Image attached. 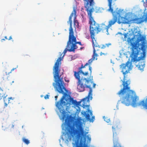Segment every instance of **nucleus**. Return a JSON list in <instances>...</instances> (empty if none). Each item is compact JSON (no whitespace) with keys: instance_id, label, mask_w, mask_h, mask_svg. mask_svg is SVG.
Wrapping results in <instances>:
<instances>
[{"instance_id":"obj_17","label":"nucleus","mask_w":147,"mask_h":147,"mask_svg":"<svg viewBox=\"0 0 147 147\" xmlns=\"http://www.w3.org/2000/svg\"><path fill=\"white\" fill-rule=\"evenodd\" d=\"M22 141L26 144L28 145L30 143V140L26 138L25 137H23L22 139Z\"/></svg>"},{"instance_id":"obj_14","label":"nucleus","mask_w":147,"mask_h":147,"mask_svg":"<svg viewBox=\"0 0 147 147\" xmlns=\"http://www.w3.org/2000/svg\"><path fill=\"white\" fill-rule=\"evenodd\" d=\"M7 96V95L6 96H4L3 97L5 107H7V104L11 102H10V100H13L11 97L7 98H6Z\"/></svg>"},{"instance_id":"obj_15","label":"nucleus","mask_w":147,"mask_h":147,"mask_svg":"<svg viewBox=\"0 0 147 147\" xmlns=\"http://www.w3.org/2000/svg\"><path fill=\"white\" fill-rule=\"evenodd\" d=\"M95 36H94V37H95ZM95 38V40H96V42H97L95 38ZM96 42L97 43V42ZM97 44L100 47H95V48L96 49H98V51H99V50H98L97 49V48H100L102 49H104L106 48V47H109L110 46H111V43H107V44H102V45L100 46L98 45V44Z\"/></svg>"},{"instance_id":"obj_35","label":"nucleus","mask_w":147,"mask_h":147,"mask_svg":"<svg viewBox=\"0 0 147 147\" xmlns=\"http://www.w3.org/2000/svg\"><path fill=\"white\" fill-rule=\"evenodd\" d=\"M5 39H7V37L6 36H5Z\"/></svg>"},{"instance_id":"obj_13","label":"nucleus","mask_w":147,"mask_h":147,"mask_svg":"<svg viewBox=\"0 0 147 147\" xmlns=\"http://www.w3.org/2000/svg\"><path fill=\"white\" fill-rule=\"evenodd\" d=\"M71 45L70 46V47L68 51L69 52H75V49H77L78 48L76 44L74 42H71Z\"/></svg>"},{"instance_id":"obj_20","label":"nucleus","mask_w":147,"mask_h":147,"mask_svg":"<svg viewBox=\"0 0 147 147\" xmlns=\"http://www.w3.org/2000/svg\"><path fill=\"white\" fill-rule=\"evenodd\" d=\"M127 34L128 33H125L124 34V38L125 40H126L127 39Z\"/></svg>"},{"instance_id":"obj_27","label":"nucleus","mask_w":147,"mask_h":147,"mask_svg":"<svg viewBox=\"0 0 147 147\" xmlns=\"http://www.w3.org/2000/svg\"><path fill=\"white\" fill-rule=\"evenodd\" d=\"M12 39V37H11V36H10L9 37V38L8 39V40H10Z\"/></svg>"},{"instance_id":"obj_37","label":"nucleus","mask_w":147,"mask_h":147,"mask_svg":"<svg viewBox=\"0 0 147 147\" xmlns=\"http://www.w3.org/2000/svg\"><path fill=\"white\" fill-rule=\"evenodd\" d=\"M82 49V47H81V48H80V49Z\"/></svg>"},{"instance_id":"obj_10","label":"nucleus","mask_w":147,"mask_h":147,"mask_svg":"<svg viewBox=\"0 0 147 147\" xmlns=\"http://www.w3.org/2000/svg\"><path fill=\"white\" fill-rule=\"evenodd\" d=\"M16 68H13L12 69H11V71L9 72H8V73L7 72L4 71H3V74L2 75V78L3 79V80H9V78L10 77H9V73H11V72L13 71L14 70L16 69Z\"/></svg>"},{"instance_id":"obj_29","label":"nucleus","mask_w":147,"mask_h":147,"mask_svg":"<svg viewBox=\"0 0 147 147\" xmlns=\"http://www.w3.org/2000/svg\"><path fill=\"white\" fill-rule=\"evenodd\" d=\"M13 82H14V81H13V80L11 82H9V84H12V83H13Z\"/></svg>"},{"instance_id":"obj_36","label":"nucleus","mask_w":147,"mask_h":147,"mask_svg":"<svg viewBox=\"0 0 147 147\" xmlns=\"http://www.w3.org/2000/svg\"><path fill=\"white\" fill-rule=\"evenodd\" d=\"M14 126V125H13L12 124V125H11V127H13Z\"/></svg>"},{"instance_id":"obj_22","label":"nucleus","mask_w":147,"mask_h":147,"mask_svg":"<svg viewBox=\"0 0 147 147\" xmlns=\"http://www.w3.org/2000/svg\"><path fill=\"white\" fill-rule=\"evenodd\" d=\"M49 95L47 94L45 96L44 98L46 99H49Z\"/></svg>"},{"instance_id":"obj_38","label":"nucleus","mask_w":147,"mask_h":147,"mask_svg":"<svg viewBox=\"0 0 147 147\" xmlns=\"http://www.w3.org/2000/svg\"><path fill=\"white\" fill-rule=\"evenodd\" d=\"M96 59H97V58H96Z\"/></svg>"},{"instance_id":"obj_30","label":"nucleus","mask_w":147,"mask_h":147,"mask_svg":"<svg viewBox=\"0 0 147 147\" xmlns=\"http://www.w3.org/2000/svg\"><path fill=\"white\" fill-rule=\"evenodd\" d=\"M96 85V84L94 83L93 85V87L95 88Z\"/></svg>"},{"instance_id":"obj_21","label":"nucleus","mask_w":147,"mask_h":147,"mask_svg":"<svg viewBox=\"0 0 147 147\" xmlns=\"http://www.w3.org/2000/svg\"><path fill=\"white\" fill-rule=\"evenodd\" d=\"M116 135V134L115 133H113V140H114L115 139H116V138H115V137Z\"/></svg>"},{"instance_id":"obj_26","label":"nucleus","mask_w":147,"mask_h":147,"mask_svg":"<svg viewBox=\"0 0 147 147\" xmlns=\"http://www.w3.org/2000/svg\"><path fill=\"white\" fill-rule=\"evenodd\" d=\"M87 138L88 139L87 142H90L91 140V138L89 137L88 136H87Z\"/></svg>"},{"instance_id":"obj_12","label":"nucleus","mask_w":147,"mask_h":147,"mask_svg":"<svg viewBox=\"0 0 147 147\" xmlns=\"http://www.w3.org/2000/svg\"><path fill=\"white\" fill-rule=\"evenodd\" d=\"M145 65V64L144 61H139L138 64L136 65V67H138L139 70L143 71Z\"/></svg>"},{"instance_id":"obj_1","label":"nucleus","mask_w":147,"mask_h":147,"mask_svg":"<svg viewBox=\"0 0 147 147\" xmlns=\"http://www.w3.org/2000/svg\"><path fill=\"white\" fill-rule=\"evenodd\" d=\"M99 28L96 24L95 25L91 24L90 26V34L93 48V54L92 58L89 60L83 66L82 64L81 67H79L78 71H74V76L78 80L77 88L78 91L80 92H83L84 91L85 87L89 88L88 97L91 96L92 92L91 86L88 85L89 82H91L92 80V76H91L92 69L91 65L93 61L95 59V57H97L98 56L96 52L98 50L96 49L95 48L100 47L94 37L95 33H97L101 29Z\"/></svg>"},{"instance_id":"obj_11","label":"nucleus","mask_w":147,"mask_h":147,"mask_svg":"<svg viewBox=\"0 0 147 147\" xmlns=\"http://www.w3.org/2000/svg\"><path fill=\"white\" fill-rule=\"evenodd\" d=\"M73 13V15L72 16L71 18H72V16H73L74 14V26H76L78 28L79 26V22H78V21L76 20V11L75 9H74L73 11H72V12L71 13V15ZM71 19H72V18H71ZM71 21L72 19H71Z\"/></svg>"},{"instance_id":"obj_24","label":"nucleus","mask_w":147,"mask_h":147,"mask_svg":"<svg viewBox=\"0 0 147 147\" xmlns=\"http://www.w3.org/2000/svg\"><path fill=\"white\" fill-rule=\"evenodd\" d=\"M3 94H1L0 93V100H1V99L3 98Z\"/></svg>"},{"instance_id":"obj_3","label":"nucleus","mask_w":147,"mask_h":147,"mask_svg":"<svg viewBox=\"0 0 147 147\" xmlns=\"http://www.w3.org/2000/svg\"><path fill=\"white\" fill-rule=\"evenodd\" d=\"M82 124L80 118L73 119L67 117L65 120L66 133L69 136L67 140L70 141L72 138H76L74 147H88L86 144V134H85Z\"/></svg>"},{"instance_id":"obj_6","label":"nucleus","mask_w":147,"mask_h":147,"mask_svg":"<svg viewBox=\"0 0 147 147\" xmlns=\"http://www.w3.org/2000/svg\"><path fill=\"white\" fill-rule=\"evenodd\" d=\"M55 84L56 82H55L53 83V85L55 90L59 93L64 94L61 98L60 101L57 102L56 104V106L58 109L59 112L62 113L63 114L62 116V119L64 120L66 117V115L64 114L65 111L63 106H67L68 104H70L71 103L76 105H78V104L76 100H74L73 98L71 97L69 95L65 93L66 89L64 83V86L65 89V90H63V92H59L57 88L54 85H55Z\"/></svg>"},{"instance_id":"obj_34","label":"nucleus","mask_w":147,"mask_h":147,"mask_svg":"<svg viewBox=\"0 0 147 147\" xmlns=\"http://www.w3.org/2000/svg\"><path fill=\"white\" fill-rule=\"evenodd\" d=\"M0 89L1 90V91H3V90L1 88V87H0Z\"/></svg>"},{"instance_id":"obj_23","label":"nucleus","mask_w":147,"mask_h":147,"mask_svg":"<svg viewBox=\"0 0 147 147\" xmlns=\"http://www.w3.org/2000/svg\"><path fill=\"white\" fill-rule=\"evenodd\" d=\"M64 79L65 82H69V80L66 77H64Z\"/></svg>"},{"instance_id":"obj_32","label":"nucleus","mask_w":147,"mask_h":147,"mask_svg":"<svg viewBox=\"0 0 147 147\" xmlns=\"http://www.w3.org/2000/svg\"><path fill=\"white\" fill-rule=\"evenodd\" d=\"M78 102V105H79V104L81 103V101H79V102Z\"/></svg>"},{"instance_id":"obj_33","label":"nucleus","mask_w":147,"mask_h":147,"mask_svg":"<svg viewBox=\"0 0 147 147\" xmlns=\"http://www.w3.org/2000/svg\"><path fill=\"white\" fill-rule=\"evenodd\" d=\"M114 147H122L120 145H119V146H114Z\"/></svg>"},{"instance_id":"obj_9","label":"nucleus","mask_w":147,"mask_h":147,"mask_svg":"<svg viewBox=\"0 0 147 147\" xmlns=\"http://www.w3.org/2000/svg\"><path fill=\"white\" fill-rule=\"evenodd\" d=\"M91 96H90V97H88V96H87V98H84L82 100V101L83 102V103L82 104V107L84 108L85 107H88L87 111L88 112L90 113V115L89 114H86V112H85V117L86 119L88 121H89L90 122H93L95 119L94 116H92V118H90V115L92 116V112L89 109V105H87L86 104V102H89V99L90 98V100L92 98V94L91 95Z\"/></svg>"},{"instance_id":"obj_4","label":"nucleus","mask_w":147,"mask_h":147,"mask_svg":"<svg viewBox=\"0 0 147 147\" xmlns=\"http://www.w3.org/2000/svg\"><path fill=\"white\" fill-rule=\"evenodd\" d=\"M67 47V48L63 51L64 55L61 57L62 53L61 54L60 57L57 59L53 67V70L54 73V81L56 82L55 85L54 86L60 92H63V90L65 89L64 86V82L63 80V78L61 77V76L63 74L64 71L63 69H61L60 67L61 64V61L69 49Z\"/></svg>"},{"instance_id":"obj_2","label":"nucleus","mask_w":147,"mask_h":147,"mask_svg":"<svg viewBox=\"0 0 147 147\" xmlns=\"http://www.w3.org/2000/svg\"><path fill=\"white\" fill-rule=\"evenodd\" d=\"M131 64L130 62L127 61L125 64L122 63L120 65V68L122 70L121 71L124 75L123 81L122 85L123 88L117 94L120 96L123 95L121 99V102L127 106H128L130 104V100L132 99L131 105L133 107L142 105L146 109H147V98L145 103L144 100L139 102H137L138 97L136 95L135 93L132 90H130V87L129 85L130 83L129 80H127L125 75L129 72L131 69Z\"/></svg>"},{"instance_id":"obj_25","label":"nucleus","mask_w":147,"mask_h":147,"mask_svg":"<svg viewBox=\"0 0 147 147\" xmlns=\"http://www.w3.org/2000/svg\"><path fill=\"white\" fill-rule=\"evenodd\" d=\"M107 53H102V52H101L100 53V56H102V55H107Z\"/></svg>"},{"instance_id":"obj_31","label":"nucleus","mask_w":147,"mask_h":147,"mask_svg":"<svg viewBox=\"0 0 147 147\" xmlns=\"http://www.w3.org/2000/svg\"><path fill=\"white\" fill-rule=\"evenodd\" d=\"M5 40V39H4V38H3V39H1V42H3V40Z\"/></svg>"},{"instance_id":"obj_8","label":"nucleus","mask_w":147,"mask_h":147,"mask_svg":"<svg viewBox=\"0 0 147 147\" xmlns=\"http://www.w3.org/2000/svg\"><path fill=\"white\" fill-rule=\"evenodd\" d=\"M142 18H144L143 20L141 18H136L134 19L131 18H129L128 16H126L124 18H123L124 20L123 23L126 24L135 23L140 24L144 21L147 22V13L143 16Z\"/></svg>"},{"instance_id":"obj_5","label":"nucleus","mask_w":147,"mask_h":147,"mask_svg":"<svg viewBox=\"0 0 147 147\" xmlns=\"http://www.w3.org/2000/svg\"><path fill=\"white\" fill-rule=\"evenodd\" d=\"M146 37L140 34L136 42L131 44L132 57L131 61L133 62L138 61L142 59L143 57H139L137 59L138 55L140 51H142L143 54L145 53L147 49V42H146Z\"/></svg>"},{"instance_id":"obj_19","label":"nucleus","mask_w":147,"mask_h":147,"mask_svg":"<svg viewBox=\"0 0 147 147\" xmlns=\"http://www.w3.org/2000/svg\"><path fill=\"white\" fill-rule=\"evenodd\" d=\"M121 9H119L117 11V12H116L115 14L116 15L118 16H120V14L121 12Z\"/></svg>"},{"instance_id":"obj_28","label":"nucleus","mask_w":147,"mask_h":147,"mask_svg":"<svg viewBox=\"0 0 147 147\" xmlns=\"http://www.w3.org/2000/svg\"><path fill=\"white\" fill-rule=\"evenodd\" d=\"M57 97H58L57 96H55V99L56 100H57Z\"/></svg>"},{"instance_id":"obj_18","label":"nucleus","mask_w":147,"mask_h":147,"mask_svg":"<svg viewBox=\"0 0 147 147\" xmlns=\"http://www.w3.org/2000/svg\"><path fill=\"white\" fill-rule=\"evenodd\" d=\"M103 118L104 119L105 121L108 123H109V122L110 121V119H109L107 117H105V116H104L103 117Z\"/></svg>"},{"instance_id":"obj_16","label":"nucleus","mask_w":147,"mask_h":147,"mask_svg":"<svg viewBox=\"0 0 147 147\" xmlns=\"http://www.w3.org/2000/svg\"><path fill=\"white\" fill-rule=\"evenodd\" d=\"M112 0H108L109 2V11H111L112 12H113V9L111 7V4Z\"/></svg>"},{"instance_id":"obj_7","label":"nucleus","mask_w":147,"mask_h":147,"mask_svg":"<svg viewBox=\"0 0 147 147\" xmlns=\"http://www.w3.org/2000/svg\"><path fill=\"white\" fill-rule=\"evenodd\" d=\"M73 15V13L70 15L69 18V21L68 22H69L70 26L69 28V40L67 44V47L69 49L70 47V45L71 42H74L76 44H78L80 45H82L81 42L76 41V38L74 35V32L72 28V23L71 20V18Z\"/></svg>"}]
</instances>
